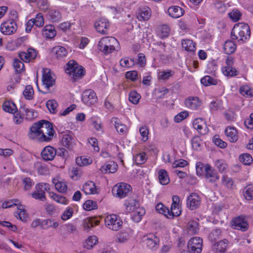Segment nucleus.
I'll return each mask as SVG.
<instances>
[{"instance_id":"1","label":"nucleus","mask_w":253,"mask_h":253,"mask_svg":"<svg viewBox=\"0 0 253 253\" xmlns=\"http://www.w3.org/2000/svg\"><path fill=\"white\" fill-rule=\"evenodd\" d=\"M54 133L52 124L47 121L41 120L31 127L28 137L40 142H47L52 139Z\"/></svg>"},{"instance_id":"2","label":"nucleus","mask_w":253,"mask_h":253,"mask_svg":"<svg viewBox=\"0 0 253 253\" xmlns=\"http://www.w3.org/2000/svg\"><path fill=\"white\" fill-rule=\"evenodd\" d=\"M250 35L251 32L248 25L243 23H239L235 24L233 27L231 34V37L233 40L245 42L249 39Z\"/></svg>"},{"instance_id":"3","label":"nucleus","mask_w":253,"mask_h":253,"mask_svg":"<svg viewBox=\"0 0 253 253\" xmlns=\"http://www.w3.org/2000/svg\"><path fill=\"white\" fill-rule=\"evenodd\" d=\"M118 46L119 42L115 38L113 37L102 38L98 44V49L105 54L112 52Z\"/></svg>"},{"instance_id":"4","label":"nucleus","mask_w":253,"mask_h":253,"mask_svg":"<svg viewBox=\"0 0 253 253\" xmlns=\"http://www.w3.org/2000/svg\"><path fill=\"white\" fill-rule=\"evenodd\" d=\"M67 73L72 76L75 80L81 78L84 76V68L78 64L74 60H70L67 64Z\"/></svg>"},{"instance_id":"5","label":"nucleus","mask_w":253,"mask_h":253,"mask_svg":"<svg viewBox=\"0 0 253 253\" xmlns=\"http://www.w3.org/2000/svg\"><path fill=\"white\" fill-rule=\"evenodd\" d=\"M105 223L106 226L110 230L118 231L122 227L123 222L119 216L112 214L106 216Z\"/></svg>"},{"instance_id":"6","label":"nucleus","mask_w":253,"mask_h":253,"mask_svg":"<svg viewBox=\"0 0 253 253\" xmlns=\"http://www.w3.org/2000/svg\"><path fill=\"white\" fill-rule=\"evenodd\" d=\"M131 186L125 183H119L115 185L112 189L113 194L118 198H124L131 192Z\"/></svg>"},{"instance_id":"7","label":"nucleus","mask_w":253,"mask_h":253,"mask_svg":"<svg viewBox=\"0 0 253 253\" xmlns=\"http://www.w3.org/2000/svg\"><path fill=\"white\" fill-rule=\"evenodd\" d=\"M223 74L227 77H233L238 75L239 72L234 67V58L228 56L225 60V66L222 69Z\"/></svg>"},{"instance_id":"8","label":"nucleus","mask_w":253,"mask_h":253,"mask_svg":"<svg viewBox=\"0 0 253 253\" xmlns=\"http://www.w3.org/2000/svg\"><path fill=\"white\" fill-rule=\"evenodd\" d=\"M42 83V85L47 89L54 85L55 83V76L50 69H43Z\"/></svg>"},{"instance_id":"9","label":"nucleus","mask_w":253,"mask_h":253,"mask_svg":"<svg viewBox=\"0 0 253 253\" xmlns=\"http://www.w3.org/2000/svg\"><path fill=\"white\" fill-rule=\"evenodd\" d=\"M203 240L200 237H195L189 240L187 245L190 253H200L202 250Z\"/></svg>"},{"instance_id":"10","label":"nucleus","mask_w":253,"mask_h":253,"mask_svg":"<svg viewBox=\"0 0 253 253\" xmlns=\"http://www.w3.org/2000/svg\"><path fill=\"white\" fill-rule=\"evenodd\" d=\"M77 139L71 131H69L62 135L61 144L69 150L73 149L76 145Z\"/></svg>"},{"instance_id":"11","label":"nucleus","mask_w":253,"mask_h":253,"mask_svg":"<svg viewBox=\"0 0 253 253\" xmlns=\"http://www.w3.org/2000/svg\"><path fill=\"white\" fill-rule=\"evenodd\" d=\"M17 29V25L16 22L12 20H7L3 22L0 27V32L6 35L14 34Z\"/></svg>"},{"instance_id":"12","label":"nucleus","mask_w":253,"mask_h":253,"mask_svg":"<svg viewBox=\"0 0 253 253\" xmlns=\"http://www.w3.org/2000/svg\"><path fill=\"white\" fill-rule=\"evenodd\" d=\"M82 100L85 105L91 106L97 102V97L94 91L86 89L82 93Z\"/></svg>"},{"instance_id":"13","label":"nucleus","mask_w":253,"mask_h":253,"mask_svg":"<svg viewBox=\"0 0 253 253\" xmlns=\"http://www.w3.org/2000/svg\"><path fill=\"white\" fill-rule=\"evenodd\" d=\"M143 242L150 250L155 251L158 248L160 240L155 235L150 234L143 237Z\"/></svg>"},{"instance_id":"14","label":"nucleus","mask_w":253,"mask_h":253,"mask_svg":"<svg viewBox=\"0 0 253 253\" xmlns=\"http://www.w3.org/2000/svg\"><path fill=\"white\" fill-rule=\"evenodd\" d=\"M205 176L206 181L210 183H214L219 178L216 171L209 164L205 165Z\"/></svg>"},{"instance_id":"15","label":"nucleus","mask_w":253,"mask_h":253,"mask_svg":"<svg viewBox=\"0 0 253 253\" xmlns=\"http://www.w3.org/2000/svg\"><path fill=\"white\" fill-rule=\"evenodd\" d=\"M201 204V198L196 193L191 194L187 198V206L191 210L197 209Z\"/></svg>"},{"instance_id":"16","label":"nucleus","mask_w":253,"mask_h":253,"mask_svg":"<svg viewBox=\"0 0 253 253\" xmlns=\"http://www.w3.org/2000/svg\"><path fill=\"white\" fill-rule=\"evenodd\" d=\"M232 226L234 228L242 231H246L249 228V224L243 216H239L234 219Z\"/></svg>"},{"instance_id":"17","label":"nucleus","mask_w":253,"mask_h":253,"mask_svg":"<svg viewBox=\"0 0 253 253\" xmlns=\"http://www.w3.org/2000/svg\"><path fill=\"white\" fill-rule=\"evenodd\" d=\"M37 55V51L35 49L29 48L26 51L20 52L19 53V57L22 61L25 62H29L34 60Z\"/></svg>"},{"instance_id":"18","label":"nucleus","mask_w":253,"mask_h":253,"mask_svg":"<svg viewBox=\"0 0 253 253\" xmlns=\"http://www.w3.org/2000/svg\"><path fill=\"white\" fill-rule=\"evenodd\" d=\"M110 24L106 19L102 18L97 21L94 24L96 31L102 34H108Z\"/></svg>"},{"instance_id":"19","label":"nucleus","mask_w":253,"mask_h":253,"mask_svg":"<svg viewBox=\"0 0 253 253\" xmlns=\"http://www.w3.org/2000/svg\"><path fill=\"white\" fill-rule=\"evenodd\" d=\"M56 153V150L54 148L50 146H47L44 147L42 151L41 156L45 161H51L54 158Z\"/></svg>"},{"instance_id":"20","label":"nucleus","mask_w":253,"mask_h":253,"mask_svg":"<svg viewBox=\"0 0 253 253\" xmlns=\"http://www.w3.org/2000/svg\"><path fill=\"white\" fill-rule=\"evenodd\" d=\"M151 16V10L147 7L140 8L136 13V17L139 21H147Z\"/></svg>"},{"instance_id":"21","label":"nucleus","mask_w":253,"mask_h":253,"mask_svg":"<svg viewBox=\"0 0 253 253\" xmlns=\"http://www.w3.org/2000/svg\"><path fill=\"white\" fill-rule=\"evenodd\" d=\"M193 126L194 128L197 129L201 134L204 135L207 132L208 127L204 120L201 118L195 119L193 123Z\"/></svg>"},{"instance_id":"22","label":"nucleus","mask_w":253,"mask_h":253,"mask_svg":"<svg viewBox=\"0 0 253 253\" xmlns=\"http://www.w3.org/2000/svg\"><path fill=\"white\" fill-rule=\"evenodd\" d=\"M202 103L201 100L197 97H190L185 101L186 107L192 110L198 109Z\"/></svg>"},{"instance_id":"23","label":"nucleus","mask_w":253,"mask_h":253,"mask_svg":"<svg viewBox=\"0 0 253 253\" xmlns=\"http://www.w3.org/2000/svg\"><path fill=\"white\" fill-rule=\"evenodd\" d=\"M126 212L129 213L134 211L139 207V202L136 199H128L125 201Z\"/></svg>"},{"instance_id":"24","label":"nucleus","mask_w":253,"mask_h":253,"mask_svg":"<svg viewBox=\"0 0 253 253\" xmlns=\"http://www.w3.org/2000/svg\"><path fill=\"white\" fill-rule=\"evenodd\" d=\"M43 37L46 39H52L56 35V31L54 27L52 25H47L44 27L42 30Z\"/></svg>"},{"instance_id":"25","label":"nucleus","mask_w":253,"mask_h":253,"mask_svg":"<svg viewBox=\"0 0 253 253\" xmlns=\"http://www.w3.org/2000/svg\"><path fill=\"white\" fill-rule=\"evenodd\" d=\"M169 15L174 18H178L182 16L184 13V10L183 8L177 6H172L168 10Z\"/></svg>"},{"instance_id":"26","label":"nucleus","mask_w":253,"mask_h":253,"mask_svg":"<svg viewBox=\"0 0 253 253\" xmlns=\"http://www.w3.org/2000/svg\"><path fill=\"white\" fill-rule=\"evenodd\" d=\"M225 134L231 142H235L238 138L237 131L234 127L228 126L225 129Z\"/></svg>"},{"instance_id":"27","label":"nucleus","mask_w":253,"mask_h":253,"mask_svg":"<svg viewBox=\"0 0 253 253\" xmlns=\"http://www.w3.org/2000/svg\"><path fill=\"white\" fill-rule=\"evenodd\" d=\"M20 112L22 113V116L25 117L27 120H31L37 117V113L34 111L33 109L27 107L25 105L22 106L20 109Z\"/></svg>"},{"instance_id":"28","label":"nucleus","mask_w":253,"mask_h":253,"mask_svg":"<svg viewBox=\"0 0 253 253\" xmlns=\"http://www.w3.org/2000/svg\"><path fill=\"white\" fill-rule=\"evenodd\" d=\"M228 245V241L224 239L214 244L212 247L213 251L215 253H223L225 252Z\"/></svg>"},{"instance_id":"29","label":"nucleus","mask_w":253,"mask_h":253,"mask_svg":"<svg viewBox=\"0 0 253 253\" xmlns=\"http://www.w3.org/2000/svg\"><path fill=\"white\" fill-rule=\"evenodd\" d=\"M111 123L114 125L117 131L122 134L125 133L127 130L126 126L123 124L118 118L113 117L111 120Z\"/></svg>"},{"instance_id":"30","label":"nucleus","mask_w":253,"mask_h":253,"mask_svg":"<svg viewBox=\"0 0 253 253\" xmlns=\"http://www.w3.org/2000/svg\"><path fill=\"white\" fill-rule=\"evenodd\" d=\"M117 164L113 161H111L102 166L100 170L105 173H114L117 171Z\"/></svg>"},{"instance_id":"31","label":"nucleus","mask_w":253,"mask_h":253,"mask_svg":"<svg viewBox=\"0 0 253 253\" xmlns=\"http://www.w3.org/2000/svg\"><path fill=\"white\" fill-rule=\"evenodd\" d=\"M236 48V44L231 40L226 41L223 44V52L226 54H231L234 53Z\"/></svg>"},{"instance_id":"32","label":"nucleus","mask_w":253,"mask_h":253,"mask_svg":"<svg viewBox=\"0 0 253 253\" xmlns=\"http://www.w3.org/2000/svg\"><path fill=\"white\" fill-rule=\"evenodd\" d=\"M52 53L57 59H62L68 54L67 49L63 46H57L52 49Z\"/></svg>"},{"instance_id":"33","label":"nucleus","mask_w":253,"mask_h":253,"mask_svg":"<svg viewBox=\"0 0 253 253\" xmlns=\"http://www.w3.org/2000/svg\"><path fill=\"white\" fill-rule=\"evenodd\" d=\"M59 225V222L54 220L49 219L42 220L41 228L43 229H48L50 228L56 229Z\"/></svg>"},{"instance_id":"34","label":"nucleus","mask_w":253,"mask_h":253,"mask_svg":"<svg viewBox=\"0 0 253 253\" xmlns=\"http://www.w3.org/2000/svg\"><path fill=\"white\" fill-rule=\"evenodd\" d=\"M158 179L160 183L163 185L168 184L170 181L168 172L164 169H161L159 171Z\"/></svg>"},{"instance_id":"35","label":"nucleus","mask_w":253,"mask_h":253,"mask_svg":"<svg viewBox=\"0 0 253 253\" xmlns=\"http://www.w3.org/2000/svg\"><path fill=\"white\" fill-rule=\"evenodd\" d=\"M83 190L85 194L95 193L96 192V189L95 183L92 181L86 182L83 185Z\"/></svg>"},{"instance_id":"36","label":"nucleus","mask_w":253,"mask_h":253,"mask_svg":"<svg viewBox=\"0 0 253 253\" xmlns=\"http://www.w3.org/2000/svg\"><path fill=\"white\" fill-rule=\"evenodd\" d=\"M170 29L167 25L159 26L157 30V35L161 39L167 38L169 34Z\"/></svg>"},{"instance_id":"37","label":"nucleus","mask_w":253,"mask_h":253,"mask_svg":"<svg viewBox=\"0 0 253 253\" xmlns=\"http://www.w3.org/2000/svg\"><path fill=\"white\" fill-rule=\"evenodd\" d=\"M182 46L185 50L189 52H194L196 50L195 43L189 39L182 40Z\"/></svg>"},{"instance_id":"38","label":"nucleus","mask_w":253,"mask_h":253,"mask_svg":"<svg viewBox=\"0 0 253 253\" xmlns=\"http://www.w3.org/2000/svg\"><path fill=\"white\" fill-rule=\"evenodd\" d=\"M3 110L7 112L13 114L16 113L17 109L16 105L11 101H5L2 104Z\"/></svg>"},{"instance_id":"39","label":"nucleus","mask_w":253,"mask_h":253,"mask_svg":"<svg viewBox=\"0 0 253 253\" xmlns=\"http://www.w3.org/2000/svg\"><path fill=\"white\" fill-rule=\"evenodd\" d=\"M52 183L54 185L56 189L60 192H65L67 189V186L64 182L59 181L58 177L52 179Z\"/></svg>"},{"instance_id":"40","label":"nucleus","mask_w":253,"mask_h":253,"mask_svg":"<svg viewBox=\"0 0 253 253\" xmlns=\"http://www.w3.org/2000/svg\"><path fill=\"white\" fill-rule=\"evenodd\" d=\"M132 219L135 222H138L141 220L142 217L145 214V211L143 208H140L132 211Z\"/></svg>"},{"instance_id":"41","label":"nucleus","mask_w":253,"mask_h":253,"mask_svg":"<svg viewBox=\"0 0 253 253\" xmlns=\"http://www.w3.org/2000/svg\"><path fill=\"white\" fill-rule=\"evenodd\" d=\"M243 194L245 199L248 201L253 200V186L248 185L243 190Z\"/></svg>"},{"instance_id":"42","label":"nucleus","mask_w":253,"mask_h":253,"mask_svg":"<svg viewBox=\"0 0 253 253\" xmlns=\"http://www.w3.org/2000/svg\"><path fill=\"white\" fill-rule=\"evenodd\" d=\"M99 221L96 220L92 218H86L84 222V230H89L91 227L98 225Z\"/></svg>"},{"instance_id":"43","label":"nucleus","mask_w":253,"mask_h":253,"mask_svg":"<svg viewBox=\"0 0 253 253\" xmlns=\"http://www.w3.org/2000/svg\"><path fill=\"white\" fill-rule=\"evenodd\" d=\"M23 94L27 100H32L34 98V91L32 85H28L25 87L23 92Z\"/></svg>"},{"instance_id":"44","label":"nucleus","mask_w":253,"mask_h":253,"mask_svg":"<svg viewBox=\"0 0 253 253\" xmlns=\"http://www.w3.org/2000/svg\"><path fill=\"white\" fill-rule=\"evenodd\" d=\"M49 189L50 185L49 184L40 183L36 185V190L35 191L40 193H42L44 195H45V192L48 191Z\"/></svg>"},{"instance_id":"45","label":"nucleus","mask_w":253,"mask_h":253,"mask_svg":"<svg viewBox=\"0 0 253 253\" xmlns=\"http://www.w3.org/2000/svg\"><path fill=\"white\" fill-rule=\"evenodd\" d=\"M49 196L52 199L59 204L67 205L68 203V201L65 197L57 195L53 192L49 193Z\"/></svg>"},{"instance_id":"46","label":"nucleus","mask_w":253,"mask_h":253,"mask_svg":"<svg viewBox=\"0 0 253 253\" xmlns=\"http://www.w3.org/2000/svg\"><path fill=\"white\" fill-rule=\"evenodd\" d=\"M187 228L189 232L191 234H196L199 231L198 223L195 220H191L188 222Z\"/></svg>"},{"instance_id":"47","label":"nucleus","mask_w":253,"mask_h":253,"mask_svg":"<svg viewBox=\"0 0 253 253\" xmlns=\"http://www.w3.org/2000/svg\"><path fill=\"white\" fill-rule=\"evenodd\" d=\"M58 105L57 101L54 99L49 100L46 103V106L48 110L50 113L53 114L56 113Z\"/></svg>"},{"instance_id":"48","label":"nucleus","mask_w":253,"mask_h":253,"mask_svg":"<svg viewBox=\"0 0 253 253\" xmlns=\"http://www.w3.org/2000/svg\"><path fill=\"white\" fill-rule=\"evenodd\" d=\"M98 242V239L96 236H91L87 238L84 244V247L87 249H91Z\"/></svg>"},{"instance_id":"49","label":"nucleus","mask_w":253,"mask_h":253,"mask_svg":"<svg viewBox=\"0 0 253 253\" xmlns=\"http://www.w3.org/2000/svg\"><path fill=\"white\" fill-rule=\"evenodd\" d=\"M84 209L87 211H92L97 209V205L96 202L88 200L85 202L83 205Z\"/></svg>"},{"instance_id":"50","label":"nucleus","mask_w":253,"mask_h":253,"mask_svg":"<svg viewBox=\"0 0 253 253\" xmlns=\"http://www.w3.org/2000/svg\"><path fill=\"white\" fill-rule=\"evenodd\" d=\"M133 160L136 165L144 164L147 160L145 153L141 152L136 154L133 157Z\"/></svg>"},{"instance_id":"51","label":"nucleus","mask_w":253,"mask_h":253,"mask_svg":"<svg viewBox=\"0 0 253 253\" xmlns=\"http://www.w3.org/2000/svg\"><path fill=\"white\" fill-rule=\"evenodd\" d=\"M181 213L180 207H171L170 210H169L168 213V218H173L174 216H179Z\"/></svg>"},{"instance_id":"52","label":"nucleus","mask_w":253,"mask_h":253,"mask_svg":"<svg viewBox=\"0 0 253 253\" xmlns=\"http://www.w3.org/2000/svg\"><path fill=\"white\" fill-rule=\"evenodd\" d=\"M141 95L136 91L133 90L129 94V100L133 104H137L139 102Z\"/></svg>"},{"instance_id":"53","label":"nucleus","mask_w":253,"mask_h":253,"mask_svg":"<svg viewBox=\"0 0 253 253\" xmlns=\"http://www.w3.org/2000/svg\"><path fill=\"white\" fill-rule=\"evenodd\" d=\"M201 83L205 86L215 85L217 84L216 80L210 76H206L201 80Z\"/></svg>"},{"instance_id":"54","label":"nucleus","mask_w":253,"mask_h":253,"mask_svg":"<svg viewBox=\"0 0 253 253\" xmlns=\"http://www.w3.org/2000/svg\"><path fill=\"white\" fill-rule=\"evenodd\" d=\"M13 66L15 72L17 73H20L24 67L23 63L18 59H13Z\"/></svg>"},{"instance_id":"55","label":"nucleus","mask_w":253,"mask_h":253,"mask_svg":"<svg viewBox=\"0 0 253 253\" xmlns=\"http://www.w3.org/2000/svg\"><path fill=\"white\" fill-rule=\"evenodd\" d=\"M76 162L79 166L82 167L91 164L92 160L84 156H81L76 158Z\"/></svg>"},{"instance_id":"56","label":"nucleus","mask_w":253,"mask_h":253,"mask_svg":"<svg viewBox=\"0 0 253 253\" xmlns=\"http://www.w3.org/2000/svg\"><path fill=\"white\" fill-rule=\"evenodd\" d=\"M31 20L33 21V23H34V25L37 27H42L44 24V19L42 13L37 14L35 18Z\"/></svg>"},{"instance_id":"57","label":"nucleus","mask_w":253,"mask_h":253,"mask_svg":"<svg viewBox=\"0 0 253 253\" xmlns=\"http://www.w3.org/2000/svg\"><path fill=\"white\" fill-rule=\"evenodd\" d=\"M240 93L245 96L249 97L253 96V89L247 85H244L240 89Z\"/></svg>"},{"instance_id":"58","label":"nucleus","mask_w":253,"mask_h":253,"mask_svg":"<svg viewBox=\"0 0 253 253\" xmlns=\"http://www.w3.org/2000/svg\"><path fill=\"white\" fill-rule=\"evenodd\" d=\"M156 210L158 212L165 215L167 218L169 213V209L163 204L159 203L156 206Z\"/></svg>"},{"instance_id":"59","label":"nucleus","mask_w":253,"mask_h":253,"mask_svg":"<svg viewBox=\"0 0 253 253\" xmlns=\"http://www.w3.org/2000/svg\"><path fill=\"white\" fill-rule=\"evenodd\" d=\"M240 161L245 165H249L253 162V159L251 155L246 153L239 157Z\"/></svg>"},{"instance_id":"60","label":"nucleus","mask_w":253,"mask_h":253,"mask_svg":"<svg viewBox=\"0 0 253 253\" xmlns=\"http://www.w3.org/2000/svg\"><path fill=\"white\" fill-rule=\"evenodd\" d=\"M209 107L211 111L219 110L222 107V101L219 100L212 101L210 103Z\"/></svg>"},{"instance_id":"61","label":"nucleus","mask_w":253,"mask_h":253,"mask_svg":"<svg viewBox=\"0 0 253 253\" xmlns=\"http://www.w3.org/2000/svg\"><path fill=\"white\" fill-rule=\"evenodd\" d=\"M215 166L220 172L224 171L227 168V164L225 163L224 160L222 159H218L214 162Z\"/></svg>"},{"instance_id":"62","label":"nucleus","mask_w":253,"mask_h":253,"mask_svg":"<svg viewBox=\"0 0 253 253\" xmlns=\"http://www.w3.org/2000/svg\"><path fill=\"white\" fill-rule=\"evenodd\" d=\"M130 238V235L127 232H122L117 237L116 241L120 243L126 242Z\"/></svg>"},{"instance_id":"63","label":"nucleus","mask_w":253,"mask_h":253,"mask_svg":"<svg viewBox=\"0 0 253 253\" xmlns=\"http://www.w3.org/2000/svg\"><path fill=\"white\" fill-rule=\"evenodd\" d=\"M228 15L234 22H236L240 19L242 14L238 10L233 9Z\"/></svg>"},{"instance_id":"64","label":"nucleus","mask_w":253,"mask_h":253,"mask_svg":"<svg viewBox=\"0 0 253 253\" xmlns=\"http://www.w3.org/2000/svg\"><path fill=\"white\" fill-rule=\"evenodd\" d=\"M221 183L228 188H231L234 182L231 178L229 177L226 175H223L222 177Z\"/></svg>"}]
</instances>
